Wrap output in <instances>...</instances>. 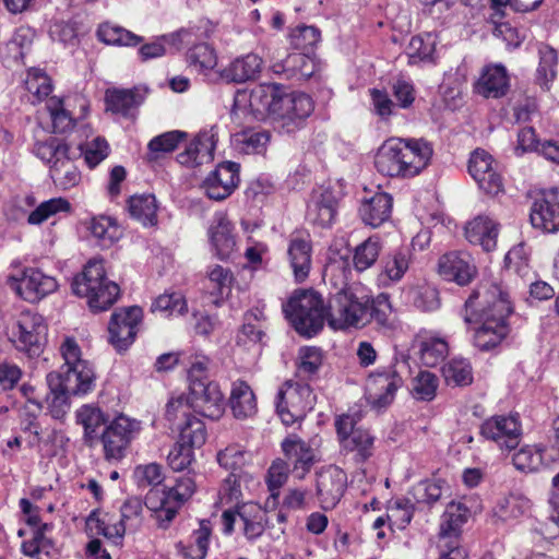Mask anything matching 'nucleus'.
I'll use <instances>...</instances> for the list:
<instances>
[{
  "label": "nucleus",
  "instance_id": "nucleus-57",
  "mask_svg": "<svg viewBox=\"0 0 559 559\" xmlns=\"http://www.w3.org/2000/svg\"><path fill=\"white\" fill-rule=\"evenodd\" d=\"M71 209L70 202L64 198H52L41 202L27 216L29 225H40L59 213H68Z\"/></svg>",
  "mask_w": 559,
  "mask_h": 559
},
{
  "label": "nucleus",
  "instance_id": "nucleus-6",
  "mask_svg": "<svg viewBox=\"0 0 559 559\" xmlns=\"http://www.w3.org/2000/svg\"><path fill=\"white\" fill-rule=\"evenodd\" d=\"M370 295L359 285L337 292L330 301L328 323L334 330L361 329L368 324Z\"/></svg>",
  "mask_w": 559,
  "mask_h": 559
},
{
  "label": "nucleus",
  "instance_id": "nucleus-40",
  "mask_svg": "<svg viewBox=\"0 0 559 559\" xmlns=\"http://www.w3.org/2000/svg\"><path fill=\"white\" fill-rule=\"evenodd\" d=\"M468 509L461 502H450L442 514L440 523V543L455 540L460 544L461 526L467 521Z\"/></svg>",
  "mask_w": 559,
  "mask_h": 559
},
{
  "label": "nucleus",
  "instance_id": "nucleus-20",
  "mask_svg": "<svg viewBox=\"0 0 559 559\" xmlns=\"http://www.w3.org/2000/svg\"><path fill=\"white\" fill-rule=\"evenodd\" d=\"M468 173L479 189L490 195H497L503 189V181L498 171V164L485 150H475L468 160Z\"/></svg>",
  "mask_w": 559,
  "mask_h": 559
},
{
  "label": "nucleus",
  "instance_id": "nucleus-8",
  "mask_svg": "<svg viewBox=\"0 0 559 559\" xmlns=\"http://www.w3.org/2000/svg\"><path fill=\"white\" fill-rule=\"evenodd\" d=\"M195 490V480L190 474L180 476L168 490L152 489L145 497V507L155 513L160 526L166 527L178 510Z\"/></svg>",
  "mask_w": 559,
  "mask_h": 559
},
{
  "label": "nucleus",
  "instance_id": "nucleus-62",
  "mask_svg": "<svg viewBox=\"0 0 559 559\" xmlns=\"http://www.w3.org/2000/svg\"><path fill=\"white\" fill-rule=\"evenodd\" d=\"M193 406L190 396L183 394L171 397L166 405V418L176 428L179 424H183L188 419L194 417L192 415Z\"/></svg>",
  "mask_w": 559,
  "mask_h": 559
},
{
  "label": "nucleus",
  "instance_id": "nucleus-2",
  "mask_svg": "<svg viewBox=\"0 0 559 559\" xmlns=\"http://www.w3.org/2000/svg\"><path fill=\"white\" fill-rule=\"evenodd\" d=\"M249 106L255 117L270 120L284 133H294L301 129L313 111V102L305 93H285L277 84L255 86L249 97Z\"/></svg>",
  "mask_w": 559,
  "mask_h": 559
},
{
  "label": "nucleus",
  "instance_id": "nucleus-26",
  "mask_svg": "<svg viewBox=\"0 0 559 559\" xmlns=\"http://www.w3.org/2000/svg\"><path fill=\"white\" fill-rule=\"evenodd\" d=\"M216 142L217 132L214 128L201 131L186 150L177 155L178 163L187 167H197L212 162Z\"/></svg>",
  "mask_w": 559,
  "mask_h": 559
},
{
  "label": "nucleus",
  "instance_id": "nucleus-52",
  "mask_svg": "<svg viewBox=\"0 0 559 559\" xmlns=\"http://www.w3.org/2000/svg\"><path fill=\"white\" fill-rule=\"evenodd\" d=\"M539 64L536 71V82L545 91H548L550 83L557 75L558 56L554 48L548 45H540L538 48Z\"/></svg>",
  "mask_w": 559,
  "mask_h": 559
},
{
  "label": "nucleus",
  "instance_id": "nucleus-19",
  "mask_svg": "<svg viewBox=\"0 0 559 559\" xmlns=\"http://www.w3.org/2000/svg\"><path fill=\"white\" fill-rule=\"evenodd\" d=\"M193 412L212 420L219 419L225 412V400L215 381L193 382L189 385Z\"/></svg>",
  "mask_w": 559,
  "mask_h": 559
},
{
  "label": "nucleus",
  "instance_id": "nucleus-4",
  "mask_svg": "<svg viewBox=\"0 0 559 559\" xmlns=\"http://www.w3.org/2000/svg\"><path fill=\"white\" fill-rule=\"evenodd\" d=\"M283 311L295 331L308 338L323 329L329 317L322 296L313 289L296 290L283 305Z\"/></svg>",
  "mask_w": 559,
  "mask_h": 559
},
{
  "label": "nucleus",
  "instance_id": "nucleus-58",
  "mask_svg": "<svg viewBox=\"0 0 559 559\" xmlns=\"http://www.w3.org/2000/svg\"><path fill=\"white\" fill-rule=\"evenodd\" d=\"M381 243L378 238L370 237L356 247L353 262L358 272H364L371 267L379 258Z\"/></svg>",
  "mask_w": 559,
  "mask_h": 559
},
{
  "label": "nucleus",
  "instance_id": "nucleus-16",
  "mask_svg": "<svg viewBox=\"0 0 559 559\" xmlns=\"http://www.w3.org/2000/svg\"><path fill=\"white\" fill-rule=\"evenodd\" d=\"M480 435L502 451L514 450L521 442L522 426L518 415H496L480 426Z\"/></svg>",
  "mask_w": 559,
  "mask_h": 559
},
{
  "label": "nucleus",
  "instance_id": "nucleus-54",
  "mask_svg": "<svg viewBox=\"0 0 559 559\" xmlns=\"http://www.w3.org/2000/svg\"><path fill=\"white\" fill-rule=\"evenodd\" d=\"M449 353L448 342L439 336L428 335L419 345L420 360L425 366L435 367L444 360Z\"/></svg>",
  "mask_w": 559,
  "mask_h": 559
},
{
  "label": "nucleus",
  "instance_id": "nucleus-33",
  "mask_svg": "<svg viewBox=\"0 0 559 559\" xmlns=\"http://www.w3.org/2000/svg\"><path fill=\"white\" fill-rule=\"evenodd\" d=\"M393 199L389 193L376 192L362 200L359 216L366 225L373 228L385 223L392 214Z\"/></svg>",
  "mask_w": 559,
  "mask_h": 559
},
{
  "label": "nucleus",
  "instance_id": "nucleus-60",
  "mask_svg": "<svg viewBox=\"0 0 559 559\" xmlns=\"http://www.w3.org/2000/svg\"><path fill=\"white\" fill-rule=\"evenodd\" d=\"M187 301L181 293L173 292L159 295L151 306L153 312H160L165 317L179 316L187 311Z\"/></svg>",
  "mask_w": 559,
  "mask_h": 559
},
{
  "label": "nucleus",
  "instance_id": "nucleus-59",
  "mask_svg": "<svg viewBox=\"0 0 559 559\" xmlns=\"http://www.w3.org/2000/svg\"><path fill=\"white\" fill-rule=\"evenodd\" d=\"M179 431V441L194 448H201L206 441V429L202 420L197 417L188 419L176 427Z\"/></svg>",
  "mask_w": 559,
  "mask_h": 559
},
{
  "label": "nucleus",
  "instance_id": "nucleus-63",
  "mask_svg": "<svg viewBox=\"0 0 559 559\" xmlns=\"http://www.w3.org/2000/svg\"><path fill=\"white\" fill-rule=\"evenodd\" d=\"M321 33L314 26L299 25L289 34L290 45L308 53L320 41Z\"/></svg>",
  "mask_w": 559,
  "mask_h": 559
},
{
  "label": "nucleus",
  "instance_id": "nucleus-15",
  "mask_svg": "<svg viewBox=\"0 0 559 559\" xmlns=\"http://www.w3.org/2000/svg\"><path fill=\"white\" fill-rule=\"evenodd\" d=\"M141 430V423L124 415L115 418L102 435L105 456L108 460H120Z\"/></svg>",
  "mask_w": 559,
  "mask_h": 559
},
{
  "label": "nucleus",
  "instance_id": "nucleus-7",
  "mask_svg": "<svg viewBox=\"0 0 559 559\" xmlns=\"http://www.w3.org/2000/svg\"><path fill=\"white\" fill-rule=\"evenodd\" d=\"M69 145L57 138L36 142L34 154L49 165V174L57 187L62 190L71 189L81 181V173L69 155Z\"/></svg>",
  "mask_w": 559,
  "mask_h": 559
},
{
  "label": "nucleus",
  "instance_id": "nucleus-25",
  "mask_svg": "<svg viewBox=\"0 0 559 559\" xmlns=\"http://www.w3.org/2000/svg\"><path fill=\"white\" fill-rule=\"evenodd\" d=\"M312 243L308 233L295 231L289 236L287 258L297 282H304L311 269Z\"/></svg>",
  "mask_w": 559,
  "mask_h": 559
},
{
  "label": "nucleus",
  "instance_id": "nucleus-42",
  "mask_svg": "<svg viewBox=\"0 0 559 559\" xmlns=\"http://www.w3.org/2000/svg\"><path fill=\"white\" fill-rule=\"evenodd\" d=\"M206 39L199 38L194 43L182 47L188 48L186 53L188 67L204 75L217 66L216 52L213 47L204 41Z\"/></svg>",
  "mask_w": 559,
  "mask_h": 559
},
{
  "label": "nucleus",
  "instance_id": "nucleus-64",
  "mask_svg": "<svg viewBox=\"0 0 559 559\" xmlns=\"http://www.w3.org/2000/svg\"><path fill=\"white\" fill-rule=\"evenodd\" d=\"M443 485L442 480H421L412 488L411 493L417 503L432 504L441 498Z\"/></svg>",
  "mask_w": 559,
  "mask_h": 559
},
{
  "label": "nucleus",
  "instance_id": "nucleus-61",
  "mask_svg": "<svg viewBox=\"0 0 559 559\" xmlns=\"http://www.w3.org/2000/svg\"><path fill=\"white\" fill-rule=\"evenodd\" d=\"M88 229L91 234L100 241L102 246H110L120 236L118 225L108 216L92 218Z\"/></svg>",
  "mask_w": 559,
  "mask_h": 559
},
{
  "label": "nucleus",
  "instance_id": "nucleus-12",
  "mask_svg": "<svg viewBox=\"0 0 559 559\" xmlns=\"http://www.w3.org/2000/svg\"><path fill=\"white\" fill-rule=\"evenodd\" d=\"M314 395L307 383L286 381L276 397V412L286 426L301 420L313 408Z\"/></svg>",
  "mask_w": 559,
  "mask_h": 559
},
{
  "label": "nucleus",
  "instance_id": "nucleus-35",
  "mask_svg": "<svg viewBox=\"0 0 559 559\" xmlns=\"http://www.w3.org/2000/svg\"><path fill=\"white\" fill-rule=\"evenodd\" d=\"M412 257L409 247L396 248L384 255L381 261L382 271L379 274L380 283L388 286L400 282L409 269Z\"/></svg>",
  "mask_w": 559,
  "mask_h": 559
},
{
  "label": "nucleus",
  "instance_id": "nucleus-21",
  "mask_svg": "<svg viewBox=\"0 0 559 559\" xmlns=\"http://www.w3.org/2000/svg\"><path fill=\"white\" fill-rule=\"evenodd\" d=\"M530 219L534 228L545 233L559 230V188L544 190L536 195Z\"/></svg>",
  "mask_w": 559,
  "mask_h": 559
},
{
  "label": "nucleus",
  "instance_id": "nucleus-43",
  "mask_svg": "<svg viewBox=\"0 0 559 559\" xmlns=\"http://www.w3.org/2000/svg\"><path fill=\"white\" fill-rule=\"evenodd\" d=\"M230 408L236 418L243 419L257 413V400L250 385L243 380H236L231 383Z\"/></svg>",
  "mask_w": 559,
  "mask_h": 559
},
{
  "label": "nucleus",
  "instance_id": "nucleus-49",
  "mask_svg": "<svg viewBox=\"0 0 559 559\" xmlns=\"http://www.w3.org/2000/svg\"><path fill=\"white\" fill-rule=\"evenodd\" d=\"M437 46V36L424 33L413 36L406 49L408 63L433 62Z\"/></svg>",
  "mask_w": 559,
  "mask_h": 559
},
{
  "label": "nucleus",
  "instance_id": "nucleus-29",
  "mask_svg": "<svg viewBox=\"0 0 559 559\" xmlns=\"http://www.w3.org/2000/svg\"><path fill=\"white\" fill-rule=\"evenodd\" d=\"M402 157L407 177L417 176L425 169L433 154L431 144L424 139H400Z\"/></svg>",
  "mask_w": 559,
  "mask_h": 559
},
{
  "label": "nucleus",
  "instance_id": "nucleus-47",
  "mask_svg": "<svg viewBox=\"0 0 559 559\" xmlns=\"http://www.w3.org/2000/svg\"><path fill=\"white\" fill-rule=\"evenodd\" d=\"M157 209L153 194L133 195L128 201L130 216L145 227L157 224Z\"/></svg>",
  "mask_w": 559,
  "mask_h": 559
},
{
  "label": "nucleus",
  "instance_id": "nucleus-55",
  "mask_svg": "<svg viewBox=\"0 0 559 559\" xmlns=\"http://www.w3.org/2000/svg\"><path fill=\"white\" fill-rule=\"evenodd\" d=\"M442 374L449 385L465 386L473 382V369L465 358H452L442 367Z\"/></svg>",
  "mask_w": 559,
  "mask_h": 559
},
{
  "label": "nucleus",
  "instance_id": "nucleus-17",
  "mask_svg": "<svg viewBox=\"0 0 559 559\" xmlns=\"http://www.w3.org/2000/svg\"><path fill=\"white\" fill-rule=\"evenodd\" d=\"M347 487V474L336 465H329L317 473L316 496L321 509L333 510Z\"/></svg>",
  "mask_w": 559,
  "mask_h": 559
},
{
  "label": "nucleus",
  "instance_id": "nucleus-18",
  "mask_svg": "<svg viewBox=\"0 0 559 559\" xmlns=\"http://www.w3.org/2000/svg\"><path fill=\"white\" fill-rule=\"evenodd\" d=\"M143 311L138 306L122 308L111 314L108 325L109 341L118 349H127L135 340Z\"/></svg>",
  "mask_w": 559,
  "mask_h": 559
},
{
  "label": "nucleus",
  "instance_id": "nucleus-22",
  "mask_svg": "<svg viewBox=\"0 0 559 559\" xmlns=\"http://www.w3.org/2000/svg\"><path fill=\"white\" fill-rule=\"evenodd\" d=\"M143 502L136 497L127 499L120 508L119 520L102 521L99 530L108 539H121L127 532H135L143 521Z\"/></svg>",
  "mask_w": 559,
  "mask_h": 559
},
{
  "label": "nucleus",
  "instance_id": "nucleus-32",
  "mask_svg": "<svg viewBox=\"0 0 559 559\" xmlns=\"http://www.w3.org/2000/svg\"><path fill=\"white\" fill-rule=\"evenodd\" d=\"M400 139L386 140L378 150L374 165L377 170L389 177H407L402 157V147L397 145Z\"/></svg>",
  "mask_w": 559,
  "mask_h": 559
},
{
  "label": "nucleus",
  "instance_id": "nucleus-11",
  "mask_svg": "<svg viewBox=\"0 0 559 559\" xmlns=\"http://www.w3.org/2000/svg\"><path fill=\"white\" fill-rule=\"evenodd\" d=\"M215 31V25L205 19L198 21L194 25L181 28L177 32L163 35L152 43L144 44L139 49V56L142 61L163 57L167 51V46L182 49L183 46L194 43L199 38H211Z\"/></svg>",
  "mask_w": 559,
  "mask_h": 559
},
{
  "label": "nucleus",
  "instance_id": "nucleus-51",
  "mask_svg": "<svg viewBox=\"0 0 559 559\" xmlns=\"http://www.w3.org/2000/svg\"><path fill=\"white\" fill-rule=\"evenodd\" d=\"M22 552L36 559H58L56 544L44 534V527L34 531L32 537L22 544Z\"/></svg>",
  "mask_w": 559,
  "mask_h": 559
},
{
  "label": "nucleus",
  "instance_id": "nucleus-39",
  "mask_svg": "<svg viewBox=\"0 0 559 559\" xmlns=\"http://www.w3.org/2000/svg\"><path fill=\"white\" fill-rule=\"evenodd\" d=\"M272 70L276 74H283L286 79H309L316 71V64L312 58L306 52H292L283 60L272 64Z\"/></svg>",
  "mask_w": 559,
  "mask_h": 559
},
{
  "label": "nucleus",
  "instance_id": "nucleus-38",
  "mask_svg": "<svg viewBox=\"0 0 559 559\" xmlns=\"http://www.w3.org/2000/svg\"><path fill=\"white\" fill-rule=\"evenodd\" d=\"M263 60L257 53H248L236 58L222 72V78L228 82L245 83L259 76Z\"/></svg>",
  "mask_w": 559,
  "mask_h": 559
},
{
  "label": "nucleus",
  "instance_id": "nucleus-13",
  "mask_svg": "<svg viewBox=\"0 0 559 559\" xmlns=\"http://www.w3.org/2000/svg\"><path fill=\"white\" fill-rule=\"evenodd\" d=\"M403 384L399 364L379 367L366 380V399L373 408H384L394 401L397 390Z\"/></svg>",
  "mask_w": 559,
  "mask_h": 559
},
{
  "label": "nucleus",
  "instance_id": "nucleus-48",
  "mask_svg": "<svg viewBox=\"0 0 559 559\" xmlns=\"http://www.w3.org/2000/svg\"><path fill=\"white\" fill-rule=\"evenodd\" d=\"M368 323L374 322L380 330L390 331L394 328L393 308L388 294L381 293L371 298L367 306Z\"/></svg>",
  "mask_w": 559,
  "mask_h": 559
},
{
  "label": "nucleus",
  "instance_id": "nucleus-46",
  "mask_svg": "<svg viewBox=\"0 0 559 559\" xmlns=\"http://www.w3.org/2000/svg\"><path fill=\"white\" fill-rule=\"evenodd\" d=\"M271 134L262 129H246L231 136L236 151L243 154H262L266 151Z\"/></svg>",
  "mask_w": 559,
  "mask_h": 559
},
{
  "label": "nucleus",
  "instance_id": "nucleus-27",
  "mask_svg": "<svg viewBox=\"0 0 559 559\" xmlns=\"http://www.w3.org/2000/svg\"><path fill=\"white\" fill-rule=\"evenodd\" d=\"M338 195L330 188L314 190L308 204L307 218L319 227H330L336 216Z\"/></svg>",
  "mask_w": 559,
  "mask_h": 559
},
{
  "label": "nucleus",
  "instance_id": "nucleus-14",
  "mask_svg": "<svg viewBox=\"0 0 559 559\" xmlns=\"http://www.w3.org/2000/svg\"><path fill=\"white\" fill-rule=\"evenodd\" d=\"M46 333L47 325L43 316L29 310L23 311L12 325L10 341L17 350L29 356L38 355Z\"/></svg>",
  "mask_w": 559,
  "mask_h": 559
},
{
  "label": "nucleus",
  "instance_id": "nucleus-53",
  "mask_svg": "<svg viewBox=\"0 0 559 559\" xmlns=\"http://www.w3.org/2000/svg\"><path fill=\"white\" fill-rule=\"evenodd\" d=\"M531 509V501L522 495H510L501 498L496 504L495 515L507 522L525 515Z\"/></svg>",
  "mask_w": 559,
  "mask_h": 559
},
{
  "label": "nucleus",
  "instance_id": "nucleus-34",
  "mask_svg": "<svg viewBox=\"0 0 559 559\" xmlns=\"http://www.w3.org/2000/svg\"><path fill=\"white\" fill-rule=\"evenodd\" d=\"M512 462L516 469L533 473L558 462V454L552 455L546 447L525 445L513 454Z\"/></svg>",
  "mask_w": 559,
  "mask_h": 559
},
{
  "label": "nucleus",
  "instance_id": "nucleus-56",
  "mask_svg": "<svg viewBox=\"0 0 559 559\" xmlns=\"http://www.w3.org/2000/svg\"><path fill=\"white\" fill-rule=\"evenodd\" d=\"M76 423L84 429V437L86 440L92 441L96 437L98 428L106 423V417L103 411L92 404L81 406L75 412Z\"/></svg>",
  "mask_w": 559,
  "mask_h": 559
},
{
  "label": "nucleus",
  "instance_id": "nucleus-1",
  "mask_svg": "<svg viewBox=\"0 0 559 559\" xmlns=\"http://www.w3.org/2000/svg\"><path fill=\"white\" fill-rule=\"evenodd\" d=\"M513 308L509 294L497 283L481 282L466 299L461 317L466 324L477 323L473 344L487 352L498 345L510 333L509 317Z\"/></svg>",
  "mask_w": 559,
  "mask_h": 559
},
{
  "label": "nucleus",
  "instance_id": "nucleus-41",
  "mask_svg": "<svg viewBox=\"0 0 559 559\" xmlns=\"http://www.w3.org/2000/svg\"><path fill=\"white\" fill-rule=\"evenodd\" d=\"M237 514L247 539L255 540L263 535L267 524V512L261 506L254 502L243 503L237 508Z\"/></svg>",
  "mask_w": 559,
  "mask_h": 559
},
{
  "label": "nucleus",
  "instance_id": "nucleus-44",
  "mask_svg": "<svg viewBox=\"0 0 559 559\" xmlns=\"http://www.w3.org/2000/svg\"><path fill=\"white\" fill-rule=\"evenodd\" d=\"M212 536V525L209 520H201L199 527L193 530L187 543L180 542L178 549L189 559H204Z\"/></svg>",
  "mask_w": 559,
  "mask_h": 559
},
{
  "label": "nucleus",
  "instance_id": "nucleus-10",
  "mask_svg": "<svg viewBox=\"0 0 559 559\" xmlns=\"http://www.w3.org/2000/svg\"><path fill=\"white\" fill-rule=\"evenodd\" d=\"M336 435L341 452L352 455L356 463H365L374 452V437L369 430L356 427L354 416L342 414L335 419Z\"/></svg>",
  "mask_w": 559,
  "mask_h": 559
},
{
  "label": "nucleus",
  "instance_id": "nucleus-28",
  "mask_svg": "<svg viewBox=\"0 0 559 559\" xmlns=\"http://www.w3.org/2000/svg\"><path fill=\"white\" fill-rule=\"evenodd\" d=\"M282 449L286 457L285 462L292 466L293 475L298 479H304L314 463L313 449L295 435L287 437L282 442Z\"/></svg>",
  "mask_w": 559,
  "mask_h": 559
},
{
  "label": "nucleus",
  "instance_id": "nucleus-37",
  "mask_svg": "<svg viewBox=\"0 0 559 559\" xmlns=\"http://www.w3.org/2000/svg\"><path fill=\"white\" fill-rule=\"evenodd\" d=\"M509 86V76L506 68L501 64H495L484 69L475 85V90L486 98H498L506 95Z\"/></svg>",
  "mask_w": 559,
  "mask_h": 559
},
{
  "label": "nucleus",
  "instance_id": "nucleus-31",
  "mask_svg": "<svg viewBox=\"0 0 559 559\" xmlns=\"http://www.w3.org/2000/svg\"><path fill=\"white\" fill-rule=\"evenodd\" d=\"M233 230L234 227L226 214L222 212L215 213L209 228V236L213 250L219 259L231 257L236 249V239Z\"/></svg>",
  "mask_w": 559,
  "mask_h": 559
},
{
  "label": "nucleus",
  "instance_id": "nucleus-50",
  "mask_svg": "<svg viewBox=\"0 0 559 559\" xmlns=\"http://www.w3.org/2000/svg\"><path fill=\"white\" fill-rule=\"evenodd\" d=\"M97 38L106 45L134 47L143 38L131 31L109 22L102 23L96 32Z\"/></svg>",
  "mask_w": 559,
  "mask_h": 559
},
{
  "label": "nucleus",
  "instance_id": "nucleus-5",
  "mask_svg": "<svg viewBox=\"0 0 559 559\" xmlns=\"http://www.w3.org/2000/svg\"><path fill=\"white\" fill-rule=\"evenodd\" d=\"M72 290L75 295L84 297L92 311H105L117 300L120 288L107 278L103 260L92 259L84 266L82 273L74 276Z\"/></svg>",
  "mask_w": 559,
  "mask_h": 559
},
{
  "label": "nucleus",
  "instance_id": "nucleus-30",
  "mask_svg": "<svg viewBox=\"0 0 559 559\" xmlns=\"http://www.w3.org/2000/svg\"><path fill=\"white\" fill-rule=\"evenodd\" d=\"M146 91L140 87L129 90L109 88L105 94L106 110L122 117H132L133 111L145 99Z\"/></svg>",
  "mask_w": 559,
  "mask_h": 559
},
{
  "label": "nucleus",
  "instance_id": "nucleus-36",
  "mask_svg": "<svg viewBox=\"0 0 559 559\" xmlns=\"http://www.w3.org/2000/svg\"><path fill=\"white\" fill-rule=\"evenodd\" d=\"M466 239L490 252L497 247L498 224L487 215H478L465 227Z\"/></svg>",
  "mask_w": 559,
  "mask_h": 559
},
{
  "label": "nucleus",
  "instance_id": "nucleus-23",
  "mask_svg": "<svg viewBox=\"0 0 559 559\" xmlns=\"http://www.w3.org/2000/svg\"><path fill=\"white\" fill-rule=\"evenodd\" d=\"M438 271L443 280L460 286L469 284L477 273L471 254L464 251H451L440 257Z\"/></svg>",
  "mask_w": 559,
  "mask_h": 559
},
{
  "label": "nucleus",
  "instance_id": "nucleus-24",
  "mask_svg": "<svg viewBox=\"0 0 559 559\" xmlns=\"http://www.w3.org/2000/svg\"><path fill=\"white\" fill-rule=\"evenodd\" d=\"M239 182V164L224 162L204 179L202 189L205 194L216 201L229 197Z\"/></svg>",
  "mask_w": 559,
  "mask_h": 559
},
{
  "label": "nucleus",
  "instance_id": "nucleus-3",
  "mask_svg": "<svg viewBox=\"0 0 559 559\" xmlns=\"http://www.w3.org/2000/svg\"><path fill=\"white\" fill-rule=\"evenodd\" d=\"M63 359L60 372L47 374L48 388H63L74 396L85 395L95 388L96 372L94 365L83 357L78 341L66 336L59 346Z\"/></svg>",
  "mask_w": 559,
  "mask_h": 559
},
{
  "label": "nucleus",
  "instance_id": "nucleus-45",
  "mask_svg": "<svg viewBox=\"0 0 559 559\" xmlns=\"http://www.w3.org/2000/svg\"><path fill=\"white\" fill-rule=\"evenodd\" d=\"M235 277L230 269L219 264L207 270V289L214 297L212 302L218 307L230 295Z\"/></svg>",
  "mask_w": 559,
  "mask_h": 559
},
{
  "label": "nucleus",
  "instance_id": "nucleus-9",
  "mask_svg": "<svg viewBox=\"0 0 559 559\" xmlns=\"http://www.w3.org/2000/svg\"><path fill=\"white\" fill-rule=\"evenodd\" d=\"M5 284L16 296L31 304L40 301L58 288L55 277L39 269L22 266L19 262L11 264Z\"/></svg>",
  "mask_w": 559,
  "mask_h": 559
}]
</instances>
